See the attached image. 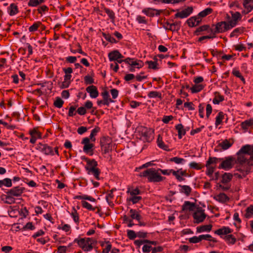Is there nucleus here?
Masks as SVG:
<instances>
[{
    "instance_id": "f257e3e1",
    "label": "nucleus",
    "mask_w": 253,
    "mask_h": 253,
    "mask_svg": "<svg viewBox=\"0 0 253 253\" xmlns=\"http://www.w3.org/2000/svg\"><path fill=\"white\" fill-rule=\"evenodd\" d=\"M158 171V169L150 168L141 172L139 176L147 177L149 182H158L163 181L165 179V177L162 176Z\"/></svg>"
},
{
    "instance_id": "f03ea898",
    "label": "nucleus",
    "mask_w": 253,
    "mask_h": 253,
    "mask_svg": "<svg viewBox=\"0 0 253 253\" xmlns=\"http://www.w3.org/2000/svg\"><path fill=\"white\" fill-rule=\"evenodd\" d=\"M74 242L84 252H89L94 247L96 241L92 238H78L74 240Z\"/></svg>"
},
{
    "instance_id": "7ed1b4c3",
    "label": "nucleus",
    "mask_w": 253,
    "mask_h": 253,
    "mask_svg": "<svg viewBox=\"0 0 253 253\" xmlns=\"http://www.w3.org/2000/svg\"><path fill=\"white\" fill-rule=\"evenodd\" d=\"M140 139L144 142H150L154 138V130L151 128L141 126L138 128Z\"/></svg>"
},
{
    "instance_id": "20e7f679",
    "label": "nucleus",
    "mask_w": 253,
    "mask_h": 253,
    "mask_svg": "<svg viewBox=\"0 0 253 253\" xmlns=\"http://www.w3.org/2000/svg\"><path fill=\"white\" fill-rule=\"evenodd\" d=\"M100 144L104 154L108 153L112 150V140L110 137L103 136L101 137Z\"/></svg>"
},
{
    "instance_id": "39448f33",
    "label": "nucleus",
    "mask_w": 253,
    "mask_h": 253,
    "mask_svg": "<svg viewBox=\"0 0 253 253\" xmlns=\"http://www.w3.org/2000/svg\"><path fill=\"white\" fill-rule=\"evenodd\" d=\"M194 222L195 223H200L203 222L206 217V214L205 211L201 207L196 209L193 214Z\"/></svg>"
},
{
    "instance_id": "423d86ee",
    "label": "nucleus",
    "mask_w": 253,
    "mask_h": 253,
    "mask_svg": "<svg viewBox=\"0 0 253 253\" xmlns=\"http://www.w3.org/2000/svg\"><path fill=\"white\" fill-rule=\"evenodd\" d=\"M231 15V19L228 21L227 23L230 28H232L236 26L237 24L238 21L240 20L242 18L241 14L239 12H234L233 11H230Z\"/></svg>"
},
{
    "instance_id": "0eeeda50",
    "label": "nucleus",
    "mask_w": 253,
    "mask_h": 253,
    "mask_svg": "<svg viewBox=\"0 0 253 253\" xmlns=\"http://www.w3.org/2000/svg\"><path fill=\"white\" fill-rule=\"evenodd\" d=\"M212 26H215V31L214 32L217 34L222 33L231 29L227 22L225 21L218 22L215 25H213Z\"/></svg>"
},
{
    "instance_id": "6e6552de",
    "label": "nucleus",
    "mask_w": 253,
    "mask_h": 253,
    "mask_svg": "<svg viewBox=\"0 0 253 253\" xmlns=\"http://www.w3.org/2000/svg\"><path fill=\"white\" fill-rule=\"evenodd\" d=\"M234 159L231 157L226 158V159L222 161L219 165L218 168L228 170L231 169L234 165Z\"/></svg>"
},
{
    "instance_id": "1a4fd4ad",
    "label": "nucleus",
    "mask_w": 253,
    "mask_h": 253,
    "mask_svg": "<svg viewBox=\"0 0 253 253\" xmlns=\"http://www.w3.org/2000/svg\"><path fill=\"white\" fill-rule=\"evenodd\" d=\"M25 189L24 187L20 186H16L13 187L12 188L8 190L6 193L9 194L10 196H12L14 198L19 197L22 195Z\"/></svg>"
},
{
    "instance_id": "9d476101",
    "label": "nucleus",
    "mask_w": 253,
    "mask_h": 253,
    "mask_svg": "<svg viewBox=\"0 0 253 253\" xmlns=\"http://www.w3.org/2000/svg\"><path fill=\"white\" fill-rule=\"evenodd\" d=\"M172 174L179 181L185 180V178L183 177H188L189 176L186 170H183L182 169H178L177 170H173V171H172Z\"/></svg>"
},
{
    "instance_id": "9b49d317",
    "label": "nucleus",
    "mask_w": 253,
    "mask_h": 253,
    "mask_svg": "<svg viewBox=\"0 0 253 253\" xmlns=\"http://www.w3.org/2000/svg\"><path fill=\"white\" fill-rule=\"evenodd\" d=\"M89 138L88 137H85L83 138L82 141V144H84L83 151L85 153H89L91 152V155H92L93 147L94 144L89 142Z\"/></svg>"
},
{
    "instance_id": "f8f14e48",
    "label": "nucleus",
    "mask_w": 253,
    "mask_h": 253,
    "mask_svg": "<svg viewBox=\"0 0 253 253\" xmlns=\"http://www.w3.org/2000/svg\"><path fill=\"white\" fill-rule=\"evenodd\" d=\"M193 11V7L189 6L174 15L175 18H185L189 16Z\"/></svg>"
},
{
    "instance_id": "ddd939ff",
    "label": "nucleus",
    "mask_w": 253,
    "mask_h": 253,
    "mask_svg": "<svg viewBox=\"0 0 253 253\" xmlns=\"http://www.w3.org/2000/svg\"><path fill=\"white\" fill-rule=\"evenodd\" d=\"M101 246L102 248V253H109V252H111V253H117V252H119V250L117 249H112V245L109 242H106L101 243Z\"/></svg>"
},
{
    "instance_id": "4468645a",
    "label": "nucleus",
    "mask_w": 253,
    "mask_h": 253,
    "mask_svg": "<svg viewBox=\"0 0 253 253\" xmlns=\"http://www.w3.org/2000/svg\"><path fill=\"white\" fill-rule=\"evenodd\" d=\"M124 56L118 50H114L111 51L108 54V58L110 61L118 60L119 59H122Z\"/></svg>"
},
{
    "instance_id": "2eb2a0df",
    "label": "nucleus",
    "mask_w": 253,
    "mask_h": 253,
    "mask_svg": "<svg viewBox=\"0 0 253 253\" xmlns=\"http://www.w3.org/2000/svg\"><path fill=\"white\" fill-rule=\"evenodd\" d=\"M85 160L86 162V165L85 167V169L87 171L97 168L98 164L94 159L90 160L85 158Z\"/></svg>"
},
{
    "instance_id": "dca6fc26",
    "label": "nucleus",
    "mask_w": 253,
    "mask_h": 253,
    "mask_svg": "<svg viewBox=\"0 0 253 253\" xmlns=\"http://www.w3.org/2000/svg\"><path fill=\"white\" fill-rule=\"evenodd\" d=\"M202 19L198 16L192 17L187 20L188 25L191 27L198 25L201 22Z\"/></svg>"
},
{
    "instance_id": "f3484780",
    "label": "nucleus",
    "mask_w": 253,
    "mask_h": 253,
    "mask_svg": "<svg viewBox=\"0 0 253 253\" xmlns=\"http://www.w3.org/2000/svg\"><path fill=\"white\" fill-rule=\"evenodd\" d=\"M86 91L89 93L90 97L92 98H96L99 94L97 87L93 85H90L86 87Z\"/></svg>"
},
{
    "instance_id": "a211bd4d",
    "label": "nucleus",
    "mask_w": 253,
    "mask_h": 253,
    "mask_svg": "<svg viewBox=\"0 0 253 253\" xmlns=\"http://www.w3.org/2000/svg\"><path fill=\"white\" fill-rule=\"evenodd\" d=\"M41 151L46 155H54V152L51 147L47 144H41Z\"/></svg>"
},
{
    "instance_id": "6ab92c4d",
    "label": "nucleus",
    "mask_w": 253,
    "mask_h": 253,
    "mask_svg": "<svg viewBox=\"0 0 253 253\" xmlns=\"http://www.w3.org/2000/svg\"><path fill=\"white\" fill-rule=\"evenodd\" d=\"M142 12L149 17H153L155 15L160 14V12L158 10L152 8H144L142 10Z\"/></svg>"
},
{
    "instance_id": "aec40b11",
    "label": "nucleus",
    "mask_w": 253,
    "mask_h": 253,
    "mask_svg": "<svg viewBox=\"0 0 253 253\" xmlns=\"http://www.w3.org/2000/svg\"><path fill=\"white\" fill-rule=\"evenodd\" d=\"M146 242L144 244L142 247V251L144 252H150L151 251L152 252V249L153 247L152 246V245H156V242L155 241H149L148 240H145Z\"/></svg>"
},
{
    "instance_id": "412c9836",
    "label": "nucleus",
    "mask_w": 253,
    "mask_h": 253,
    "mask_svg": "<svg viewBox=\"0 0 253 253\" xmlns=\"http://www.w3.org/2000/svg\"><path fill=\"white\" fill-rule=\"evenodd\" d=\"M101 95L103 98V104L109 106L110 103L114 102V101L110 98L108 92L106 90L102 92Z\"/></svg>"
},
{
    "instance_id": "4be33fe9",
    "label": "nucleus",
    "mask_w": 253,
    "mask_h": 253,
    "mask_svg": "<svg viewBox=\"0 0 253 253\" xmlns=\"http://www.w3.org/2000/svg\"><path fill=\"white\" fill-rule=\"evenodd\" d=\"M2 200L6 204L11 205L15 203V199L10 196L9 194H6L2 196Z\"/></svg>"
},
{
    "instance_id": "5701e85b",
    "label": "nucleus",
    "mask_w": 253,
    "mask_h": 253,
    "mask_svg": "<svg viewBox=\"0 0 253 253\" xmlns=\"http://www.w3.org/2000/svg\"><path fill=\"white\" fill-rule=\"evenodd\" d=\"M231 232V230L228 227H223L221 228H220L215 231V233L220 235H227L228 233H230Z\"/></svg>"
},
{
    "instance_id": "b1692460",
    "label": "nucleus",
    "mask_w": 253,
    "mask_h": 253,
    "mask_svg": "<svg viewBox=\"0 0 253 253\" xmlns=\"http://www.w3.org/2000/svg\"><path fill=\"white\" fill-rule=\"evenodd\" d=\"M237 159L236 161V163L237 164H240V165H243L246 162L248 164V161L249 160H247V158L245 157V155L239 153V152H237Z\"/></svg>"
},
{
    "instance_id": "393cba45",
    "label": "nucleus",
    "mask_w": 253,
    "mask_h": 253,
    "mask_svg": "<svg viewBox=\"0 0 253 253\" xmlns=\"http://www.w3.org/2000/svg\"><path fill=\"white\" fill-rule=\"evenodd\" d=\"M241 126L244 129H247L250 127L253 126V118H251L242 122Z\"/></svg>"
},
{
    "instance_id": "a878e982",
    "label": "nucleus",
    "mask_w": 253,
    "mask_h": 253,
    "mask_svg": "<svg viewBox=\"0 0 253 253\" xmlns=\"http://www.w3.org/2000/svg\"><path fill=\"white\" fill-rule=\"evenodd\" d=\"M8 9L9 10V14L10 16L15 15L19 12L17 6L13 3L10 4Z\"/></svg>"
},
{
    "instance_id": "bb28decb",
    "label": "nucleus",
    "mask_w": 253,
    "mask_h": 253,
    "mask_svg": "<svg viewBox=\"0 0 253 253\" xmlns=\"http://www.w3.org/2000/svg\"><path fill=\"white\" fill-rule=\"evenodd\" d=\"M175 128L178 132V138L181 139L185 134V129H184L183 126L181 124H178L175 126Z\"/></svg>"
},
{
    "instance_id": "cd10ccee",
    "label": "nucleus",
    "mask_w": 253,
    "mask_h": 253,
    "mask_svg": "<svg viewBox=\"0 0 253 253\" xmlns=\"http://www.w3.org/2000/svg\"><path fill=\"white\" fill-rule=\"evenodd\" d=\"M216 200L221 203H225L229 201V198L224 193H220L215 197Z\"/></svg>"
},
{
    "instance_id": "c85d7f7f",
    "label": "nucleus",
    "mask_w": 253,
    "mask_h": 253,
    "mask_svg": "<svg viewBox=\"0 0 253 253\" xmlns=\"http://www.w3.org/2000/svg\"><path fill=\"white\" fill-rule=\"evenodd\" d=\"M195 205L194 203H192L189 201H185L182 206V210H189L192 211L194 210Z\"/></svg>"
},
{
    "instance_id": "c756f323",
    "label": "nucleus",
    "mask_w": 253,
    "mask_h": 253,
    "mask_svg": "<svg viewBox=\"0 0 253 253\" xmlns=\"http://www.w3.org/2000/svg\"><path fill=\"white\" fill-rule=\"evenodd\" d=\"M211 228L212 225L211 224L198 226L197 227V232L201 233L205 231L209 232L211 230Z\"/></svg>"
},
{
    "instance_id": "7c9ffc66",
    "label": "nucleus",
    "mask_w": 253,
    "mask_h": 253,
    "mask_svg": "<svg viewBox=\"0 0 253 253\" xmlns=\"http://www.w3.org/2000/svg\"><path fill=\"white\" fill-rule=\"evenodd\" d=\"M233 144L227 139H224L220 143H219L218 146L222 148L224 150H227Z\"/></svg>"
},
{
    "instance_id": "2f4dec72",
    "label": "nucleus",
    "mask_w": 253,
    "mask_h": 253,
    "mask_svg": "<svg viewBox=\"0 0 253 253\" xmlns=\"http://www.w3.org/2000/svg\"><path fill=\"white\" fill-rule=\"evenodd\" d=\"M243 5L248 12H251L253 9V0H244Z\"/></svg>"
},
{
    "instance_id": "473e14b6",
    "label": "nucleus",
    "mask_w": 253,
    "mask_h": 253,
    "mask_svg": "<svg viewBox=\"0 0 253 253\" xmlns=\"http://www.w3.org/2000/svg\"><path fill=\"white\" fill-rule=\"evenodd\" d=\"M157 142L158 146L160 148L164 150H169L168 146L164 143L163 141L162 137L160 135H159L158 136Z\"/></svg>"
},
{
    "instance_id": "72a5a7b5",
    "label": "nucleus",
    "mask_w": 253,
    "mask_h": 253,
    "mask_svg": "<svg viewBox=\"0 0 253 253\" xmlns=\"http://www.w3.org/2000/svg\"><path fill=\"white\" fill-rule=\"evenodd\" d=\"M144 63L143 62L140 60H134L132 58L131 63L130 64V66H133L134 67H136L138 69L142 67L143 66Z\"/></svg>"
},
{
    "instance_id": "f704fd0d",
    "label": "nucleus",
    "mask_w": 253,
    "mask_h": 253,
    "mask_svg": "<svg viewBox=\"0 0 253 253\" xmlns=\"http://www.w3.org/2000/svg\"><path fill=\"white\" fill-rule=\"evenodd\" d=\"M222 160L221 158H217L216 157H210L206 162V167L211 166V165H216L218 161Z\"/></svg>"
},
{
    "instance_id": "c9c22d12",
    "label": "nucleus",
    "mask_w": 253,
    "mask_h": 253,
    "mask_svg": "<svg viewBox=\"0 0 253 253\" xmlns=\"http://www.w3.org/2000/svg\"><path fill=\"white\" fill-rule=\"evenodd\" d=\"M100 128L98 126L95 127L94 129H93L89 135V140H90L92 142L95 141V136L97 135V133L100 131Z\"/></svg>"
},
{
    "instance_id": "e433bc0d",
    "label": "nucleus",
    "mask_w": 253,
    "mask_h": 253,
    "mask_svg": "<svg viewBox=\"0 0 253 253\" xmlns=\"http://www.w3.org/2000/svg\"><path fill=\"white\" fill-rule=\"evenodd\" d=\"M224 100V96L221 95L218 92H215V97L212 100V102L214 104H218L220 102Z\"/></svg>"
},
{
    "instance_id": "4c0bfd02",
    "label": "nucleus",
    "mask_w": 253,
    "mask_h": 253,
    "mask_svg": "<svg viewBox=\"0 0 253 253\" xmlns=\"http://www.w3.org/2000/svg\"><path fill=\"white\" fill-rule=\"evenodd\" d=\"M74 198L80 200H87L92 202H95L96 201V199L95 198L86 195H77Z\"/></svg>"
},
{
    "instance_id": "58836bf2",
    "label": "nucleus",
    "mask_w": 253,
    "mask_h": 253,
    "mask_svg": "<svg viewBox=\"0 0 253 253\" xmlns=\"http://www.w3.org/2000/svg\"><path fill=\"white\" fill-rule=\"evenodd\" d=\"M233 175L230 173H224L222 177L221 182L223 183H226L230 181L232 178Z\"/></svg>"
},
{
    "instance_id": "ea45409f",
    "label": "nucleus",
    "mask_w": 253,
    "mask_h": 253,
    "mask_svg": "<svg viewBox=\"0 0 253 253\" xmlns=\"http://www.w3.org/2000/svg\"><path fill=\"white\" fill-rule=\"evenodd\" d=\"M129 212L130 213V217H131L132 219H135L137 221L140 220L141 218V216L140 215V214L138 213V212L136 210L131 209L129 211Z\"/></svg>"
},
{
    "instance_id": "a19ab883",
    "label": "nucleus",
    "mask_w": 253,
    "mask_h": 253,
    "mask_svg": "<svg viewBox=\"0 0 253 253\" xmlns=\"http://www.w3.org/2000/svg\"><path fill=\"white\" fill-rule=\"evenodd\" d=\"M44 0H29L28 5L31 7H36L44 2Z\"/></svg>"
},
{
    "instance_id": "79ce46f5",
    "label": "nucleus",
    "mask_w": 253,
    "mask_h": 253,
    "mask_svg": "<svg viewBox=\"0 0 253 253\" xmlns=\"http://www.w3.org/2000/svg\"><path fill=\"white\" fill-rule=\"evenodd\" d=\"M169 161L172 162H174L176 164L183 165L185 163L186 160L183 158H181L178 157H172L170 159Z\"/></svg>"
},
{
    "instance_id": "37998d69",
    "label": "nucleus",
    "mask_w": 253,
    "mask_h": 253,
    "mask_svg": "<svg viewBox=\"0 0 253 253\" xmlns=\"http://www.w3.org/2000/svg\"><path fill=\"white\" fill-rule=\"evenodd\" d=\"M181 188V192L184 193L186 196H189L191 192V188L188 185H179Z\"/></svg>"
},
{
    "instance_id": "c03bdc74",
    "label": "nucleus",
    "mask_w": 253,
    "mask_h": 253,
    "mask_svg": "<svg viewBox=\"0 0 253 253\" xmlns=\"http://www.w3.org/2000/svg\"><path fill=\"white\" fill-rule=\"evenodd\" d=\"M87 173L88 174L93 175L97 180H99L100 179L99 175L100 173V171L97 168L87 171Z\"/></svg>"
},
{
    "instance_id": "a18cd8bd",
    "label": "nucleus",
    "mask_w": 253,
    "mask_h": 253,
    "mask_svg": "<svg viewBox=\"0 0 253 253\" xmlns=\"http://www.w3.org/2000/svg\"><path fill=\"white\" fill-rule=\"evenodd\" d=\"M113 191L114 189H112L106 196V200L109 205L110 206H113V203L111 201V199H113L114 196L113 195Z\"/></svg>"
},
{
    "instance_id": "49530a36",
    "label": "nucleus",
    "mask_w": 253,
    "mask_h": 253,
    "mask_svg": "<svg viewBox=\"0 0 253 253\" xmlns=\"http://www.w3.org/2000/svg\"><path fill=\"white\" fill-rule=\"evenodd\" d=\"M169 27L168 29L171 31H177L180 28V22H175L172 24H168Z\"/></svg>"
},
{
    "instance_id": "de8ad7c7",
    "label": "nucleus",
    "mask_w": 253,
    "mask_h": 253,
    "mask_svg": "<svg viewBox=\"0 0 253 253\" xmlns=\"http://www.w3.org/2000/svg\"><path fill=\"white\" fill-rule=\"evenodd\" d=\"M104 11L110 18L111 22H114L115 19V14L114 12L112 10L107 8H105Z\"/></svg>"
},
{
    "instance_id": "09e8293b",
    "label": "nucleus",
    "mask_w": 253,
    "mask_h": 253,
    "mask_svg": "<svg viewBox=\"0 0 253 253\" xmlns=\"http://www.w3.org/2000/svg\"><path fill=\"white\" fill-rule=\"evenodd\" d=\"M224 118V114L222 112H220L218 113L217 116L215 118V125L216 126L221 124L222 121Z\"/></svg>"
},
{
    "instance_id": "8fccbe9b",
    "label": "nucleus",
    "mask_w": 253,
    "mask_h": 253,
    "mask_svg": "<svg viewBox=\"0 0 253 253\" xmlns=\"http://www.w3.org/2000/svg\"><path fill=\"white\" fill-rule=\"evenodd\" d=\"M251 150V146L249 145H246L241 147L240 150L238 152L239 153H241L243 154H251L249 153V151Z\"/></svg>"
},
{
    "instance_id": "3c124183",
    "label": "nucleus",
    "mask_w": 253,
    "mask_h": 253,
    "mask_svg": "<svg viewBox=\"0 0 253 253\" xmlns=\"http://www.w3.org/2000/svg\"><path fill=\"white\" fill-rule=\"evenodd\" d=\"M212 11V9L211 8H207L203 10L202 11L200 12L198 14V17H204L206 16L207 15L211 14Z\"/></svg>"
},
{
    "instance_id": "603ef678",
    "label": "nucleus",
    "mask_w": 253,
    "mask_h": 253,
    "mask_svg": "<svg viewBox=\"0 0 253 253\" xmlns=\"http://www.w3.org/2000/svg\"><path fill=\"white\" fill-rule=\"evenodd\" d=\"M210 29V25H204L198 28L195 32V33L197 35H199V33L201 32L207 31Z\"/></svg>"
},
{
    "instance_id": "864d4df0",
    "label": "nucleus",
    "mask_w": 253,
    "mask_h": 253,
    "mask_svg": "<svg viewBox=\"0 0 253 253\" xmlns=\"http://www.w3.org/2000/svg\"><path fill=\"white\" fill-rule=\"evenodd\" d=\"M102 35L105 40L111 43H116L117 42L115 38L112 37L109 34L103 33Z\"/></svg>"
},
{
    "instance_id": "5fc2aeb1",
    "label": "nucleus",
    "mask_w": 253,
    "mask_h": 253,
    "mask_svg": "<svg viewBox=\"0 0 253 253\" xmlns=\"http://www.w3.org/2000/svg\"><path fill=\"white\" fill-rule=\"evenodd\" d=\"M203 88V86L202 84H195L193 85L191 88V90L192 93H197L201 90H202Z\"/></svg>"
},
{
    "instance_id": "6e6d98bb",
    "label": "nucleus",
    "mask_w": 253,
    "mask_h": 253,
    "mask_svg": "<svg viewBox=\"0 0 253 253\" xmlns=\"http://www.w3.org/2000/svg\"><path fill=\"white\" fill-rule=\"evenodd\" d=\"M148 96L149 98L158 97L159 98H162V94L160 92H158L156 91H151L148 93Z\"/></svg>"
},
{
    "instance_id": "4d7b16f0",
    "label": "nucleus",
    "mask_w": 253,
    "mask_h": 253,
    "mask_svg": "<svg viewBox=\"0 0 253 253\" xmlns=\"http://www.w3.org/2000/svg\"><path fill=\"white\" fill-rule=\"evenodd\" d=\"M224 239L228 243L231 244H234L236 241V238L231 234L225 236Z\"/></svg>"
},
{
    "instance_id": "13d9d810",
    "label": "nucleus",
    "mask_w": 253,
    "mask_h": 253,
    "mask_svg": "<svg viewBox=\"0 0 253 253\" xmlns=\"http://www.w3.org/2000/svg\"><path fill=\"white\" fill-rule=\"evenodd\" d=\"M82 205L84 208L88 210L91 211H94L95 210V208L93 207L91 205L85 201H82Z\"/></svg>"
},
{
    "instance_id": "bf43d9fd",
    "label": "nucleus",
    "mask_w": 253,
    "mask_h": 253,
    "mask_svg": "<svg viewBox=\"0 0 253 253\" xmlns=\"http://www.w3.org/2000/svg\"><path fill=\"white\" fill-rule=\"evenodd\" d=\"M41 25L40 22H35L32 26L29 28V31L30 32H33L36 31L39 27Z\"/></svg>"
},
{
    "instance_id": "052dcab7",
    "label": "nucleus",
    "mask_w": 253,
    "mask_h": 253,
    "mask_svg": "<svg viewBox=\"0 0 253 253\" xmlns=\"http://www.w3.org/2000/svg\"><path fill=\"white\" fill-rule=\"evenodd\" d=\"M189 167L191 169L199 170L203 167L200 164L195 162H192L189 164Z\"/></svg>"
},
{
    "instance_id": "680f3d73",
    "label": "nucleus",
    "mask_w": 253,
    "mask_h": 253,
    "mask_svg": "<svg viewBox=\"0 0 253 253\" xmlns=\"http://www.w3.org/2000/svg\"><path fill=\"white\" fill-rule=\"evenodd\" d=\"M73 211L72 212L71 215L72 216L74 221L76 223H79V214L74 207L73 208Z\"/></svg>"
},
{
    "instance_id": "e2e57ef3",
    "label": "nucleus",
    "mask_w": 253,
    "mask_h": 253,
    "mask_svg": "<svg viewBox=\"0 0 253 253\" xmlns=\"http://www.w3.org/2000/svg\"><path fill=\"white\" fill-rule=\"evenodd\" d=\"M145 63L148 65V67L150 69H152L154 70L158 69V63L157 61H147L145 62Z\"/></svg>"
},
{
    "instance_id": "0e129e2a",
    "label": "nucleus",
    "mask_w": 253,
    "mask_h": 253,
    "mask_svg": "<svg viewBox=\"0 0 253 253\" xmlns=\"http://www.w3.org/2000/svg\"><path fill=\"white\" fill-rule=\"evenodd\" d=\"M63 103L64 101L60 97H56L54 102V105L57 108H61Z\"/></svg>"
},
{
    "instance_id": "69168bd1",
    "label": "nucleus",
    "mask_w": 253,
    "mask_h": 253,
    "mask_svg": "<svg viewBox=\"0 0 253 253\" xmlns=\"http://www.w3.org/2000/svg\"><path fill=\"white\" fill-rule=\"evenodd\" d=\"M253 214V205L250 206L246 209L245 216L247 218H250Z\"/></svg>"
},
{
    "instance_id": "338daca9",
    "label": "nucleus",
    "mask_w": 253,
    "mask_h": 253,
    "mask_svg": "<svg viewBox=\"0 0 253 253\" xmlns=\"http://www.w3.org/2000/svg\"><path fill=\"white\" fill-rule=\"evenodd\" d=\"M30 134L31 136H35L36 138H41L42 137L41 133L37 131V129H34L30 131Z\"/></svg>"
},
{
    "instance_id": "774afa93",
    "label": "nucleus",
    "mask_w": 253,
    "mask_h": 253,
    "mask_svg": "<svg viewBox=\"0 0 253 253\" xmlns=\"http://www.w3.org/2000/svg\"><path fill=\"white\" fill-rule=\"evenodd\" d=\"M207 170L206 171V174L210 177H211L212 176L214 170V167L211 166H208V167H206Z\"/></svg>"
}]
</instances>
